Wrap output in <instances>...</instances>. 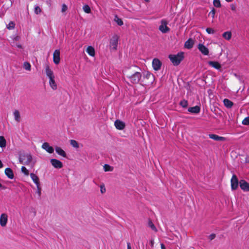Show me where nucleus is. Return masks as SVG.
Returning <instances> with one entry per match:
<instances>
[{"mask_svg":"<svg viewBox=\"0 0 249 249\" xmlns=\"http://www.w3.org/2000/svg\"><path fill=\"white\" fill-rule=\"evenodd\" d=\"M138 69L136 67H133L125 71V74L127 80L131 83H138L142 77L140 72L136 71Z\"/></svg>","mask_w":249,"mask_h":249,"instance_id":"nucleus-1","label":"nucleus"},{"mask_svg":"<svg viewBox=\"0 0 249 249\" xmlns=\"http://www.w3.org/2000/svg\"><path fill=\"white\" fill-rule=\"evenodd\" d=\"M45 71L47 76L49 79V83L50 86L53 90H56L57 88V86L55 81V76L48 64H46L45 65Z\"/></svg>","mask_w":249,"mask_h":249,"instance_id":"nucleus-2","label":"nucleus"},{"mask_svg":"<svg viewBox=\"0 0 249 249\" xmlns=\"http://www.w3.org/2000/svg\"><path fill=\"white\" fill-rule=\"evenodd\" d=\"M19 161L23 164L33 167L35 164L36 160L33 157L31 154L24 153L19 156Z\"/></svg>","mask_w":249,"mask_h":249,"instance_id":"nucleus-3","label":"nucleus"},{"mask_svg":"<svg viewBox=\"0 0 249 249\" xmlns=\"http://www.w3.org/2000/svg\"><path fill=\"white\" fill-rule=\"evenodd\" d=\"M169 58L174 65H178L183 58V53H179L176 55L171 54Z\"/></svg>","mask_w":249,"mask_h":249,"instance_id":"nucleus-4","label":"nucleus"},{"mask_svg":"<svg viewBox=\"0 0 249 249\" xmlns=\"http://www.w3.org/2000/svg\"><path fill=\"white\" fill-rule=\"evenodd\" d=\"M119 37L117 35H114L112 36L110 40L109 47L110 50L115 51L117 49L118 46Z\"/></svg>","mask_w":249,"mask_h":249,"instance_id":"nucleus-5","label":"nucleus"},{"mask_svg":"<svg viewBox=\"0 0 249 249\" xmlns=\"http://www.w3.org/2000/svg\"><path fill=\"white\" fill-rule=\"evenodd\" d=\"M168 22L165 20L162 19L161 20L160 25L159 26V29L162 33H166L169 32L170 28L167 26Z\"/></svg>","mask_w":249,"mask_h":249,"instance_id":"nucleus-6","label":"nucleus"},{"mask_svg":"<svg viewBox=\"0 0 249 249\" xmlns=\"http://www.w3.org/2000/svg\"><path fill=\"white\" fill-rule=\"evenodd\" d=\"M231 190H235L237 189L238 187L239 182L238 178L235 175L232 176L231 180Z\"/></svg>","mask_w":249,"mask_h":249,"instance_id":"nucleus-7","label":"nucleus"},{"mask_svg":"<svg viewBox=\"0 0 249 249\" xmlns=\"http://www.w3.org/2000/svg\"><path fill=\"white\" fill-rule=\"evenodd\" d=\"M8 221V215L5 213H2L0 216V225L4 227L6 226Z\"/></svg>","mask_w":249,"mask_h":249,"instance_id":"nucleus-8","label":"nucleus"},{"mask_svg":"<svg viewBox=\"0 0 249 249\" xmlns=\"http://www.w3.org/2000/svg\"><path fill=\"white\" fill-rule=\"evenodd\" d=\"M197 48L203 54L205 55H208L209 54V49L203 44H199L198 45Z\"/></svg>","mask_w":249,"mask_h":249,"instance_id":"nucleus-9","label":"nucleus"},{"mask_svg":"<svg viewBox=\"0 0 249 249\" xmlns=\"http://www.w3.org/2000/svg\"><path fill=\"white\" fill-rule=\"evenodd\" d=\"M241 189L245 192L249 191V183L244 180H241L239 182Z\"/></svg>","mask_w":249,"mask_h":249,"instance_id":"nucleus-10","label":"nucleus"},{"mask_svg":"<svg viewBox=\"0 0 249 249\" xmlns=\"http://www.w3.org/2000/svg\"><path fill=\"white\" fill-rule=\"evenodd\" d=\"M161 63L159 59L154 58L152 61V66L155 71H158L160 69Z\"/></svg>","mask_w":249,"mask_h":249,"instance_id":"nucleus-11","label":"nucleus"},{"mask_svg":"<svg viewBox=\"0 0 249 249\" xmlns=\"http://www.w3.org/2000/svg\"><path fill=\"white\" fill-rule=\"evenodd\" d=\"M42 148L50 154L53 153L54 151L53 148L50 146L49 143L47 142H44L42 144Z\"/></svg>","mask_w":249,"mask_h":249,"instance_id":"nucleus-12","label":"nucleus"},{"mask_svg":"<svg viewBox=\"0 0 249 249\" xmlns=\"http://www.w3.org/2000/svg\"><path fill=\"white\" fill-rule=\"evenodd\" d=\"M53 61L55 64H58L60 62V51L58 50H55L53 53Z\"/></svg>","mask_w":249,"mask_h":249,"instance_id":"nucleus-13","label":"nucleus"},{"mask_svg":"<svg viewBox=\"0 0 249 249\" xmlns=\"http://www.w3.org/2000/svg\"><path fill=\"white\" fill-rule=\"evenodd\" d=\"M114 125L116 129L118 130H123L125 126V123L119 120H117L115 121Z\"/></svg>","mask_w":249,"mask_h":249,"instance_id":"nucleus-14","label":"nucleus"},{"mask_svg":"<svg viewBox=\"0 0 249 249\" xmlns=\"http://www.w3.org/2000/svg\"><path fill=\"white\" fill-rule=\"evenodd\" d=\"M51 163L52 165L56 168H60L62 167V163L59 160L56 159H51Z\"/></svg>","mask_w":249,"mask_h":249,"instance_id":"nucleus-15","label":"nucleus"},{"mask_svg":"<svg viewBox=\"0 0 249 249\" xmlns=\"http://www.w3.org/2000/svg\"><path fill=\"white\" fill-rule=\"evenodd\" d=\"M209 137L210 138L216 141H224L225 140V138L213 134H209Z\"/></svg>","mask_w":249,"mask_h":249,"instance_id":"nucleus-16","label":"nucleus"},{"mask_svg":"<svg viewBox=\"0 0 249 249\" xmlns=\"http://www.w3.org/2000/svg\"><path fill=\"white\" fill-rule=\"evenodd\" d=\"M55 150L56 152L60 156L66 158L67 156L66 152L60 147L55 146Z\"/></svg>","mask_w":249,"mask_h":249,"instance_id":"nucleus-17","label":"nucleus"},{"mask_svg":"<svg viewBox=\"0 0 249 249\" xmlns=\"http://www.w3.org/2000/svg\"><path fill=\"white\" fill-rule=\"evenodd\" d=\"M194 44V40L191 38L187 40L184 44V46L187 49H191Z\"/></svg>","mask_w":249,"mask_h":249,"instance_id":"nucleus-18","label":"nucleus"},{"mask_svg":"<svg viewBox=\"0 0 249 249\" xmlns=\"http://www.w3.org/2000/svg\"><path fill=\"white\" fill-rule=\"evenodd\" d=\"M208 64L209 65L217 70L220 69L221 67L220 64L216 61H209L208 62Z\"/></svg>","mask_w":249,"mask_h":249,"instance_id":"nucleus-19","label":"nucleus"},{"mask_svg":"<svg viewBox=\"0 0 249 249\" xmlns=\"http://www.w3.org/2000/svg\"><path fill=\"white\" fill-rule=\"evenodd\" d=\"M86 52L90 56L92 57L95 56V49L92 46H88L87 48Z\"/></svg>","mask_w":249,"mask_h":249,"instance_id":"nucleus-20","label":"nucleus"},{"mask_svg":"<svg viewBox=\"0 0 249 249\" xmlns=\"http://www.w3.org/2000/svg\"><path fill=\"white\" fill-rule=\"evenodd\" d=\"M13 115H14V119H15V121L19 123L20 121V118H21L20 114L19 111L18 110H15L13 112Z\"/></svg>","mask_w":249,"mask_h":249,"instance_id":"nucleus-21","label":"nucleus"},{"mask_svg":"<svg viewBox=\"0 0 249 249\" xmlns=\"http://www.w3.org/2000/svg\"><path fill=\"white\" fill-rule=\"evenodd\" d=\"M30 177L36 185L40 184L39 178L34 173H31L30 174Z\"/></svg>","mask_w":249,"mask_h":249,"instance_id":"nucleus-22","label":"nucleus"},{"mask_svg":"<svg viewBox=\"0 0 249 249\" xmlns=\"http://www.w3.org/2000/svg\"><path fill=\"white\" fill-rule=\"evenodd\" d=\"M188 111L193 113H198L200 111V107L198 106H195L189 107L188 109Z\"/></svg>","mask_w":249,"mask_h":249,"instance_id":"nucleus-23","label":"nucleus"},{"mask_svg":"<svg viewBox=\"0 0 249 249\" xmlns=\"http://www.w3.org/2000/svg\"><path fill=\"white\" fill-rule=\"evenodd\" d=\"M6 145V142L3 136H0V147L4 148Z\"/></svg>","mask_w":249,"mask_h":249,"instance_id":"nucleus-24","label":"nucleus"},{"mask_svg":"<svg viewBox=\"0 0 249 249\" xmlns=\"http://www.w3.org/2000/svg\"><path fill=\"white\" fill-rule=\"evenodd\" d=\"M223 102L224 105L227 107L230 108L233 106L232 102L228 99H225Z\"/></svg>","mask_w":249,"mask_h":249,"instance_id":"nucleus-25","label":"nucleus"},{"mask_svg":"<svg viewBox=\"0 0 249 249\" xmlns=\"http://www.w3.org/2000/svg\"><path fill=\"white\" fill-rule=\"evenodd\" d=\"M114 21L116 22L119 26H122L124 24L122 20L117 15L114 16Z\"/></svg>","mask_w":249,"mask_h":249,"instance_id":"nucleus-26","label":"nucleus"},{"mask_svg":"<svg viewBox=\"0 0 249 249\" xmlns=\"http://www.w3.org/2000/svg\"><path fill=\"white\" fill-rule=\"evenodd\" d=\"M222 36L225 39L229 40L231 38V32H226L223 34Z\"/></svg>","mask_w":249,"mask_h":249,"instance_id":"nucleus-27","label":"nucleus"},{"mask_svg":"<svg viewBox=\"0 0 249 249\" xmlns=\"http://www.w3.org/2000/svg\"><path fill=\"white\" fill-rule=\"evenodd\" d=\"M23 68L26 70L30 71L31 70V66L29 63L25 62L23 64Z\"/></svg>","mask_w":249,"mask_h":249,"instance_id":"nucleus-28","label":"nucleus"},{"mask_svg":"<svg viewBox=\"0 0 249 249\" xmlns=\"http://www.w3.org/2000/svg\"><path fill=\"white\" fill-rule=\"evenodd\" d=\"M70 144L72 146L75 148H78L79 147V144L78 142L74 140H71L70 141Z\"/></svg>","mask_w":249,"mask_h":249,"instance_id":"nucleus-29","label":"nucleus"},{"mask_svg":"<svg viewBox=\"0 0 249 249\" xmlns=\"http://www.w3.org/2000/svg\"><path fill=\"white\" fill-rule=\"evenodd\" d=\"M84 11L86 13H90L91 12V9L89 6L88 5H85L83 7Z\"/></svg>","mask_w":249,"mask_h":249,"instance_id":"nucleus-30","label":"nucleus"},{"mask_svg":"<svg viewBox=\"0 0 249 249\" xmlns=\"http://www.w3.org/2000/svg\"><path fill=\"white\" fill-rule=\"evenodd\" d=\"M36 185L37 188L36 192L38 195V197L40 198L41 195V188L40 187V184Z\"/></svg>","mask_w":249,"mask_h":249,"instance_id":"nucleus-31","label":"nucleus"},{"mask_svg":"<svg viewBox=\"0 0 249 249\" xmlns=\"http://www.w3.org/2000/svg\"><path fill=\"white\" fill-rule=\"evenodd\" d=\"M104 169L105 171H109L113 170V167L110 166L108 164H105L104 166Z\"/></svg>","mask_w":249,"mask_h":249,"instance_id":"nucleus-32","label":"nucleus"},{"mask_svg":"<svg viewBox=\"0 0 249 249\" xmlns=\"http://www.w3.org/2000/svg\"><path fill=\"white\" fill-rule=\"evenodd\" d=\"M148 226L153 231H157V229L151 221H149L148 223Z\"/></svg>","mask_w":249,"mask_h":249,"instance_id":"nucleus-33","label":"nucleus"},{"mask_svg":"<svg viewBox=\"0 0 249 249\" xmlns=\"http://www.w3.org/2000/svg\"><path fill=\"white\" fill-rule=\"evenodd\" d=\"M15 23L13 21H10L9 23L7 25V28L9 30H12L15 28Z\"/></svg>","mask_w":249,"mask_h":249,"instance_id":"nucleus-34","label":"nucleus"},{"mask_svg":"<svg viewBox=\"0 0 249 249\" xmlns=\"http://www.w3.org/2000/svg\"><path fill=\"white\" fill-rule=\"evenodd\" d=\"M213 3L214 6L216 7H221V3L219 0H214L213 1Z\"/></svg>","mask_w":249,"mask_h":249,"instance_id":"nucleus-35","label":"nucleus"},{"mask_svg":"<svg viewBox=\"0 0 249 249\" xmlns=\"http://www.w3.org/2000/svg\"><path fill=\"white\" fill-rule=\"evenodd\" d=\"M180 105L183 107H186L188 106V102L186 100H183L180 102Z\"/></svg>","mask_w":249,"mask_h":249,"instance_id":"nucleus-36","label":"nucleus"},{"mask_svg":"<svg viewBox=\"0 0 249 249\" xmlns=\"http://www.w3.org/2000/svg\"><path fill=\"white\" fill-rule=\"evenodd\" d=\"M41 12V8L38 6H35V13L36 14V15H38Z\"/></svg>","mask_w":249,"mask_h":249,"instance_id":"nucleus-37","label":"nucleus"},{"mask_svg":"<svg viewBox=\"0 0 249 249\" xmlns=\"http://www.w3.org/2000/svg\"><path fill=\"white\" fill-rule=\"evenodd\" d=\"M6 175L10 179L14 178V175L13 172H5Z\"/></svg>","mask_w":249,"mask_h":249,"instance_id":"nucleus-38","label":"nucleus"},{"mask_svg":"<svg viewBox=\"0 0 249 249\" xmlns=\"http://www.w3.org/2000/svg\"><path fill=\"white\" fill-rule=\"evenodd\" d=\"M242 124L244 125H249V117L245 118L242 121Z\"/></svg>","mask_w":249,"mask_h":249,"instance_id":"nucleus-39","label":"nucleus"},{"mask_svg":"<svg viewBox=\"0 0 249 249\" xmlns=\"http://www.w3.org/2000/svg\"><path fill=\"white\" fill-rule=\"evenodd\" d=\"M206 32L209 34H213L214 33V30L211 28H207L206 29Z\"/></svg>","mask_w":249,"mask_h":249,"instance_id":"nucleus-40","label":"nucleus"},{"mask_svg":"<svg viewBox=\"0 0 249 249\" xmlns=\"http://www.w3.org/2000/svg\"><path fill=\"white\" fill-rule=\"evenodd\" d=\"M100 191L102 194H104L106 192V189L105 186L104 184H102L100 186Z\"/></svg>","mask_w":249,"mask_h":249,"instance_id":"nucleus-41","label":"nucleus"},{"mask_svg":"<svg viewBox=\"0 0 249 249\" xmlns=\"http://www.w3.org/2000/svg\"><path fill=\"white\" fill-rule=\"evenodd\" d=\"M215 11L214 9H213L210 12L209 15L210 16H211L213 18L215 16Z\"/></svg>","mask_w":249,"mask_h":249,"instance_id":"nucleus-42","label":"nucleus"},{"mask_svg":"<svg viewBox=\"0 0 249 249\" xmlns=\"http://www.w3.org/2000/svg\"><path fill=\"white\" fill-rule=\"evenodd\" d=\"M67 9H68L67 6L65 4H62L61 12L63 13L65 12L67 10Z\"/></svg>","mask_w":249,"mask_h":249,"instance_id":"nucleus-43","label":"nucleus"},{"mask_svg":"<svg viewBox=\"0 0 249 249\" xmlns=\"http://www.w3.org/2000/svg\"><path fill=\"white\" fill-rule=\"evenodd\" d=\"M146 77H147V78H150L151 79H153V78H154V76L153 74H152L151 73H147L146 75H145Z\"/></svg>","mask_w":249,"mask_h":249,"instance_id":"nucleus-44","label":"nucleus"},{"mask_svg":"<svg viewBox=\"0 0 249 249\" xmlns=\"http://www.w3.org/2000/svg\"><path fill=\"white\" fill-rule=\"evenodd\" d=\"M230 7H231V9L232 11H235L236 10V7L235 4H231L230 5Z\"/></svg>","mask_w":249,"mask_h":249,"instance_id":"nucleus-45","label":"nucleus"},{"mask_svg":"<svg viewBox=\"0 0 249 249\" xmlns=\"http://www.w3.org/2000/svg\"><path fill=\"white\" fill-rule=\"evenodd\" d=\"M149 243H150L151 248H153L154 244V239L153 238H151L150 240Z\"/></svg>","mask_w":249,"mask_h":249,"instance_id":"nucleus-46","label":"nucleus"},{"mask_svg":"<svg viewBox=\"0 0 249 249\" xmlns=\"http://www.w3.org/2000/svg\"><path fill=\"white\" fill-rule=\"evenodd\" d=\"M19 39V37L18 36H15L13 38V40L14 42H16L18 41ZM14 44V42H13Z\"/></svg>","mask_w":249,"mask_h":249,"instance_id":"nucleus-47","label":"nucleus"},{"mask_svg":"<svg viewBox=\"0 0 249 249\" xmlns=\"http://www.w3.org/2000/svg\"><path fill=\"white\" fill-rule=\"evenodd\" d=\"M5 189V187L2 184L1 180L0 179V190H4Z\"/></svg>","mask_w":249,"mask_h":249,"instance_id":"nucleus-48","label":"nucleus"},{"mask_svg":"<svg viewBox=\"0 0 249 249\" xmlns=\"http://www.w3.org/2000/svg\"><path fill=\"white\" fill-rule=\"evenodd\" d=\"M215 237V235L214 234H211L209 236V238L211 240H213Z\"/></svg>","mask_w":249,"mask_h":249,"instance_id":"nucleus-49","label":"nucleus"},{"mask_svg":"<svg viewBox=\"0 0 249 249\" xmlns=\"http://www.w3.org/2000/svg\"><path fill=\"white\" fill-rule=\"evenodd\" d=\"M13 46H15L17 47L18 48H22V46L20 44H18V43L15 44L14 43L13 45Z\"/></svg>","mask_w":249,"mask_h":249,"instance_id":"nucleus-50","label":"nucleus"},{"mask_svg":"<svg viewBox=\"0 0 249 249\" xmlns=\"http://www.w3.org/2000/svg\"><path fill=\"white\" fill-rule=\"evenodd\" d=\"M21 171H28V170L24 166H22L21 167Z\"/></svg>","mask_w":249,"mask_h":249,"instance_id":"nucleus-51","label":"nucleus"},{"mask_svg":"<svg viewBox=\"0 0 249 249\" xmlns=\"http://www.w3.org/2000/svg\"><path fill=\"white\" fill-rule=\"evenodd\" d=\"M127 249H131L130 244L129 243H127Z\"/></svg>","mask_w":249,"mask_h":249,"instance_id":"nucleus-52","label":"nucleus"},{"mask_svg":"<svg viewBox=\"0 0 249 249\" xmlns=\"http://www.w3.org/2000/svg\"><path fill=\"white\" fill-rule=\"evenodd\" d=\"M160 246L161 249H165V247L163 243L160 244Z\"/></svg>","mask_w":249,"mask_h":249,"instance_id":"nucleus-53","label":"nucleus"},{"mask_svg":"<svg viewBox=\"0 0 249 249\" xmlns=\"http://www.w3.org/2000/svg\"><path fill=\"white\" fill-rule=\"evenodd\" d=\"M246 162L249 163V156L246 158Z\"/></svg>","mask_w":249,"mask_h":249,"instance_id":"nucleus-54","label":"nucleus"},{"mask_svg":"<svg viewBox=\"0 0 249 249\" xmlns=\"http://www.w3.org/2000/svg\"><path fill=\"white\" fill-rule=\"evenodd\" d=\"M5 171H12L10 168H7L5 169Z\"/></svg>","mask_w":249,"mask_h":249,"instance_id":"nucleus-55","label":"nucleus"},{"mask_svg":"<svg viewBox=\"0 0 249 249\" xmlns=\"http://www.w3.org/2000/svg\"><path fill=\"white\" fill-rule=\"evenodd\" d=\"M2 166H3L2 163L1 161L0 160V168H2Z\"/></svg>","mask_w":249,"mask_h":249,"instance_id":"nucleus-56","label":"nucleus"},{"mask_svg":"<svg viewBox=\"0 0 249 249\" xmlns=\"http://www.w3.org/2000/svg\"><path fill=\"white\" fill-rule=\"evenodd\" d=\"M227 2H231L233 0H225Z\"/></svg>","mask_w":249,"mask_h":249,"instance_id":"nucleus-57","label":"nucleus"},{"mask_svg":"<svg viewBox=\"0 0 249 249\" xmlns=\"http://www.w3.org/2000/svg\"><path fill=\"white\" fill-rule=\"evenodd\" d=\"M24 173H25V174L26 175H28V173H29V172H24Z\"/></svg>","mask_w":249,"mask_h":249,"instance_id":"nucleus-58","label":"nucleus"},{"mask_svg":"<svg viewBox=\"0 0 249 249\" xmlns=\"http://www.w3.org/2000/svg\"><path fill=\"white\" fill-rule=\"evenodd\" d=\"M146 1H148L149 0H145Z\"/></svg>","mask_w":249,"mask_h":249,"instance_id":"nucleus-59","label":"nucleus"}]
</instances>
